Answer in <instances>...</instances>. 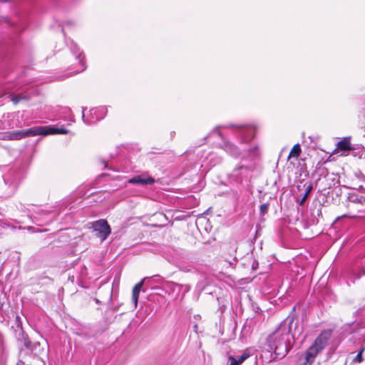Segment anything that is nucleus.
<instances>
[{
	"label": "nucleus",
	"instance_id": "obj_10",
	"mask_svg": "<svg viewBox=\"0 0 365 365\" xmlns=\"http://www.w3.org/2000/svg\"><path fill=\"white\" fill-rule=\"evenodd\" d=\"M29 96L27 95H19V96H12L11 98V101L14 104H17L21 100H29Z\"/></svg>",
	"mask_w": 365,
	"mask_h": 365
},
{
	"label": "nucleus",
	"instance_id": "obj_7",
	"mask_svg": "<svg viewBox=\"0 0 365 365\" xmlns=\"http://www.w3.org/2000/svg\"><path fill=\"white\" fill-rule=\"evenodd\" d=\"M24 134L23 130L14 131V132L9 133L7 135L6 138L8 140H20V139H22L24 138Z\"/></svg>",
	"mask_w": 365,
	"mask_h": 365
},
{
	"label": "nucleus",
	"instance_id": "obj_6",
	"mask_svg": "<svg viewBox=\"0 0 365 365\" xmlns=\"http://www.w3.org/2000/svg\"><path fill=\"white\" fill-rule=\"evenodd\" d=\"M249 356H250V354L247 352H245L241 356H238L237 358H235L232 356H229V361H230V365H240Z\"/></svg>",
	"mask_w": 365,
	"mask_h": 365
},
{
	"label": "nucleus",
	"instance_id": "obj_3",
	"mask_svg": "<svg viewBox=\"0 0 365 365\" xmlns=\"http://www.w3.org/2000/svg\"><path fill=\"white\" fill-rule=\"evenodd\" d=\"M351 150L350 141L348 139H344L339 142H338L336 148H335L334 153L335 154L342 152L341 155H346L348 151Z\"/></svg>",
	"mask_w": 365,
	"mask_h": 365
},
{
	"label": "nucleus",
	"instance_id": "obj_9",
	"mask_svg": "<svg viewBox=\"0 0 365 365\" xmlns=\"http://www.w3.org/2000/svg\"><path fill=\"white\" fill-rule=\"evenodd\" d=\"M47 135L48 134H66L68 131L63 128H53L47 127Z\"/></svg>",
	"mask_w": 365,
	"mask_h": 365
},
{
	"label": "nucleus",
	"instance_id": "obj_12",
	"mask_svg": "<svg viewBox=\"0 0 365 365\" xmlns=\"http://www.w3.org/2000/svg\"><path fill=\"white\" fill-rule=\"evenodd\" d=\"M364 351V347H361L360 351L359 352V354L356 355V356L354 359V361L358 362V363H360L362 361L361 354Z\"/></svg>",
	"mask_w": 365,
	"mask_h": 365
},
{
	"label": "nucleus",
	"instance_id": "obj_2",
	"mask_svg": "<svg viewBox=\"0 0 365 365\" xmlns=\"http://www.w3.org/2000/svg\"><path fill=\"white\" fill-rule=\"evenodd\" d=\"M93 228L97 232V236L104 241L110 234V227L104 220H100L93 223Z\"/></svg>",
	"mask_w": 365,
	"mask_h": 365
},
{
	"label": "nucleus",
	"instance_id": "obj_11",
	"mask_svg": "<svg viewBox=\"0 0 365 365\" xmlns=\"http://www.w3.org/2000/svg\"><path fill=\"white\" fill-rule=\"evenodd\" d=\"M140 292V291L138 289H135V288L133 289L132 300H133V304L135 307H137V304H138V300Z\"/></svg>",
	"mask_w": 365,
	"mask_h": 365
},
{
	"label": "nucleus",
	"instance_id": "obj_15",
	"mask_svg": "<svg viewBox=\"0 0 365 365\" xmlns=\"http://www.w3.org/2000/svg\"><path fill=\"white\" fill-rule=\"evenodd\" d=\"M145 279V278H144L143 280H141L140 282H138V284H136L135 285V287L133 288H135V289H138L140 291V289H142L143 287V282H144V280Z\"/></svg>",
	"mask_w": 365,
	"mask_h": 365
},
{
	"label": "nucleus",
	"instance_id": "obj_13",
	"mask_svg": "<svg viewBox=\"0 0 365 365\" xmlns=\"http://www.w3.org/2000/svg\"><path fill=\"white\" fill-rule=\"evenodd\" d=\"M268 204H263L260 206V212L264 215L268 211Z\"/></svg>",
	"mask_w": 365,
	"mask_h": 365
},
{
	"label": "nucleus",
	"instance_id": "obj_16",
	"mask_svg": "<svg viewBox=\"0 0 365 365\" xmlns=\"http://www.w3.org/2000/svg\"><path fill=\"white\" fill-rule=\"evenodd\" d=\"M311 189H312V187H311L310 186H309V187H307V192H306V195H309V192H310Z\"/></svg>",
	"mask_w": 365,
	"mask_h": 365
},
{
	"label": "nucleus",
	"instance_id": "obj_5",
	"mask_svg": "<svg viewBox=\"0 0 365 365\" xmlns=\"http://www.w3.org/2000/svg\"><path fill=\"white\" fill-rule=\"evenodd\" d=\"M155 180L153 178L150 177H141V176H136L133 178L129 180V182L130 183H139V184H145V185H150L154 183Z\"/></svg>",
	"mask_w": 365,
	"mask_h": 365
},
{
	"label": "nucleus",
	"instance_id": "obj_4",
	"mask_svg": "<svg viewBox=\"0 0 365 365\" xmlns=\"http://www.w3.org/2000/svg\"><path fill=\"white\" fill-rule=\"evenodd\" d=\"M47 127L32 128L23 130L24 138L29 136H36L38 135H47Z\"/></svg>",
	"mask_w": 365,
	"mask_h": 365
},
{
	"label": "nucleus",
	"instance_id": "obj_8",
	"mask_svg": "<svg viewBox=\"0 0 365 365\" xmlns=\"http://www.w3.org/2000/svg\"><path fill=\"white\" fill-rule=\"evenodd\" d=\"M301 153V148L299 144H296L293 146L292 149L291 150L289 158H297Z\"/></svg>",
	"mask_w": 365,
	"mask_h": 365
},
{
	"label": "nucleus",
	"instance_id": "obj_18",
	"mask_svg": "<svg viewBox=\"0 0 365 365\" xmlns=\"http://www.w3.org/2000/svg\"><path fill=\"white\" fill-rule=\"evenodd\" d=\"M4 23L7 24V23H9V22L8 21V20H5Z\"/></svg>",
	"mask_w": 365,
	"mask_h": 365
},
{
	"label": "nucleus",
	"instance_id": "obj_14",
	"mask_svg": "<svg viewBox=\"0 0 365 365\" xmlns=\"http://www.w3.org/2000/svg\"><path fill=\"white\" fill-rule=\"evenodd\" d=\"M3 8H9L8 0H0V9Z\"/></svg>",
	"mask_w": 365,
	"mask_h": 365
},
{
	"label": "nucleus",
	"instance_id": "obj_17",
	"mask_svg": "<svg viewBox=\"0 0 365 365\" xmlns=\"http://www.w3.org/2000/svg\"><path fill=\"white\" fill-rule=\"evenodd\" d=\"M307 195L305 194L304 197H303L302 201H304L307 198Z\"/></svg>",
	"mask_w": 365,
	"mask_h": 365
},
{
	"label": "nucleus",
	"instance_id": "obj_1",
	"mask_svg": "<svg viewBox=\"0 0 365 365\" xmlns=\"http://www.w3.org/2000/svg\"><path fill=\"white\" fill-rule=\"evenodd\" d=\"M290 327L281 324L267 339L268 346L278 357H284L289 351Z\"/></svg>",
	"mask_w": 365,
	"mask_h": 365
}]
</instances>
